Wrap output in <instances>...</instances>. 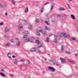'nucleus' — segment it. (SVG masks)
I'll use <instances>...</instances> for the list:
<instances>
[{"label":"nucleus","instance_id":"5fc2aeb1","mask_svg":"<svg viewBox=\"0 0 78 78\" xmlns=\"http://www.w3.org/2000/svg\"><path fill=\"white\" fill-rule=\"evenodd\" d=\"M56 65L58 66H59V64H56Z\"/></svg>","mask_w":78,"mask_h":78},{"label":"nucleus","instance_id":"864d4df0","mask_svg":"<svg viewBox=\"0 0 78 78\" xmlns=\"http://www.w3.org/2000/svg\"><path fill=\"white\" fill-rule=\"evenodd\" d=\"M9 37H7V39H9Z\"/></svg>","mask_w":78,"mask_h":78},{"label":"nucleus","instance_id":"c85d7f7f","mask_svg":"<svg viewBox=\"0 0 78 78\" xmlns=\"http://www.w3.org/2000/svg\"><path fill=\"white\" fill-rule=\"evenodd\" d=\"M7 55L8 56H9V58H11V54L10 53H8L7 54Z\"/></svg>","mask_w":78,"mask_h":78},{"label":"nucleus","instance_id":"a878e982","mask_svg":"<svg viewBox=\"0 0 78 78\" xmlns=\"http://www.w3.org/2000/svg\"><path fill=\"white\" fill-rule=\"evenodd\" d=\"M36 22L37 23H39V20L38 19H36Z\"/></svg>","mask_w":78,"mask_h":78},{"label":"nucleus","instance_id":"0eeeda50","mask_svg":"<svg viewBox=\"0 0 78 78\" xmlns=\"http://www.w3.org/2000/svg\"><path fill=\"white\" fill-rule=\"evenodd\" d=\"M54 42L55 43H57L58 42L57 41V36H56V35H54Z\"/></svg>","mask_w":78,"mask_h":78},{"label":"nucleus","instance_id":"6e6552de","mask_svg":"<svg viewBox=\"0 0 78 78\" xmlns=\"http://www.w3.org/2000/svg\"><path fill=\"white\" fill-rule=\"evenodd\" d=\"M29 34V32L27 31H24L23 32V35H25V34Z\"/></svg>","mask_w":78,"mask_h":78},{"label":"nucleus","instance_id":"a19ab883","mask_svg":"<svg viewBox=\"0 0 78 78\" xmlns=\"http://www.w3.org/2000/svg\"><path fill=\"white\" fill-rule=\"evenodd\" d=\"M20 61H21V62H24L25 60H24L21 59L20 60Z\"/></svg>","mask_w":78,"mask_h":78},{"label":"nucleus","instance_id":"473e14b6","mask_svg":"<svg viewBox=\"0 0 78 78\" xmlns=\"http://www.w3.org/2000/svg\"><path fill=\"white\" fill-rule=\"evenodd\" d=\"M69 62H72V64H74V63H75V62L73 61H71L70 60H69Z\"/></svg>","mask_w":78,"mask_h":78},{"label":"nucleus","instance_id":"c756f323","mask_svg":"<svg viewBox=\"0 0 78 78\" xmlns=\"http://www.w3.org/2000/svg\"><path fill=\"white\" fill-rule=\"evenodd\" d=\"M43 34H44V36H46V35H47V32H44Z\"/></svg>","mask_w":78,"mask_h":78},{"label":"nucleus","instance_id":"ddd939ff","mask_svg":"<svg viewBox=\"0 0 78 78\" xmlns=\"http://www.w3.org/2000/svg\"><path fill=\"white\" fill-rule=\"evenodd\" d=\"M29 41L30 42H33L34 41V37H30V39H29Z\"/></svg>","mask_w":78,"mask_h":78},{"label":"nucleus","instance_id":"a18cd8bd","mask_svg":"<svg viewBox=\"0 0 78 78\" xmlns=\"http://www.w3.org/2000/svg\"><path fill=\"white\" fill-rule=\"evenodd\" d=\"M78 54H76L75 55V56H76V57H78Z\"/></svg>","mask_w":78,"mask_h":78},{"label":"nucleus","instance_id":"680f3d73","mask_svg":"<svg viewBox=\"0 0 78 78\" xmlns=\"http://www.w3.org/2000/svg\"><path fill=\"white\" fill-rule=\"evenodd\" d=\"M48 55H50V54H48Z\"/></svg>","mask_w":78,"mask_h":78},{"label":"nucleus","instance_id":"de8ad7c7","mask_svg":"<svg viewBox=\"0 0 78 78\" xmlns=\"http://www.w3.org/2000/svg\"><path fill=\"white\" fill-rule=\"evenodd\" d=\"M38 52H39V53H41V51H40V50H38Z\"/></svg>","mask_w":78,"mask_h":78},{"label":"nucleus","instance_id":"cd10ccee","mask_svg":"<svg viewBox=\"0 0 78 78\" xmlns=\"http://www.w3.org/2000/svg\"><path fill=\"white\" fill-rule=\"evenodd\" d=\"M44 11V8H42L41 9V12H42Z\"/></svg>","mask_w":78,"mask_h":78},{"label":"nucleus","instance_id":"8fccbe9b","mask_svg":"<svg viewBox=\"0 0 78 78\" xmlns=\"http://www.w3.org/2000/svg\"><path fill=\"white\" fill-rule=\"evenodd\" d=\"M5 16H7V12H5Z\"/></svg>","mask_w":78,"mask_h":78},{"label":"nucleus","instance_id":"aec40b11","mask_svg":"<svg viewBox=\"0 0 78 78\" xmlns=\"http://www.w3.org/2000/svg\"><path fill=\"white\" fill-rule=\"evenodd\" d=\"M23 24L24 25H27V21L24 20L23 21Z\"/></svg>","mask_w":78,"mask_h":78},{"label":"nucleus","instance_id":"e2e57ef3","mask_svg":"<svg viewBox=\"0 0 78 78\" xmlns=\"http://www.w3.org/2000/svg\"><path fill=\"white\" fill-rule=\"evenodd\" d=\"M77 32H78V30H77Z\"/></svg>","mask_w":78,"mask_h":78},{"label":"nucleus","instance_id":"a211bd4d","mask_svg":"<svg viewBox=\"0 0 78 78\" xmlns=\"http://www.w3.org/2000/svg\"><path fill=\"white\" fill-rule=\"evenodd\" d=\"M22 28H23L22 26L20 25H19L18 27V29L20 30H20H21V29H22Z\"/></svg>","mask_w":78,"mask_h":78},{"label":"nucleus","instance_id":"f704fd0d","mask_svg":"<svg viewBox=\"0 0 78 78\" xmlns=\"http://www.w3.org/2000/svg\"><path fill=\"white\" fill-rule=\"evenodd\" d=\"M71 40H73V41H75L76 40V38L74 37H73L71 39Z\"/></svg>","mask_w":78,"mask_h":78},{"label":"nucleus","instance_id":"052dcab7","mask_svg":"<svg viewBox=\"0 0 78 78\" xmlns=\"http://www.w3.org/2000/svg\"><path fill=\"white\" fill-rule=\"evenodd\" d=\"M55 64V62H54V63H53V64Z\"/></svg>","mask_w":78,"mask_h":78},{"label":"nucleus","instance_id":"412c9836","mask_svg":"<svg viewBox=\"0 0 78 78\" xmlns=\"http://www.w3.org/2000/svg\"><path fill=\"white\" fill-rule=\"evenodd\" d=\"M60 11H64V10H66V9L63 7H61L60 8Z\"/></svg>","mask_w":78,"mask_h":78},{"label":"nucleus","instance_id":"6ab92c4d","mask_svg":"<svg viewBox=\"0 0 78 78\" xmlns=\"http://www.w3.org/2000/svg\"><path fill=\"white\" fill-rule=\"evenodd\" d=\"M28 38V36L24 35V36H23V38H24V39H27Z\"/></svg>","mask_w":78,"mask_h":78},{"label":"nucleus","instance_id":"3c124183","mask_svg":"<svg viewBox=\"0 0 78 78\" xmlns=\"http://www.w3.org/2000/svg\"><path fill=\"white\" fill-rule=\"evenodd\" d=\"M1 71H2V72H3V71H4V70H3V69H1Z\"/></svg>","mask_w":78,"mask_h":78},{"label":"nucleus","instance_id":"dca6fc26","mask_svg":"<svg viewBox=\"0 0 78 78\" xmlns=\"http://www.w3.org/2000/svg\"><path fill=\"white\" fill-rule=\"evenodd\" d=\"M36 35H37V36H41V34H40V33H39L37 31L36 32Z\"/></svg>","mask_w":78,"mask_h":78},{"label":"nucleus","instance_id":"e433bc0d","mask_svg":"<svg viewBox=\"0 0 78 78\" xmlns=\"http://www.w3.org/2000/svg\"><path fill=\"white\" fill-rule=\"evenodd\" d=\"M30 64V62L29 61H27V65H28V64Z\"/></svg>","mask_w":78,"mask_h":78},{"label":"nucleus","instance_id":"9d476101","mask_svg":"<svg viewBox=\"0 0 78 78\" xmlns=\"http://www.w3.org/2000/svg\"><path fill=\"white\" fill-rule=\"evenodd\" d=\"M60 59L61 60V62H62V63L65 62H66V59H65L62 58H60Z\"/></svg>","mask_w":78,"mask_h":78},{"label":"nucleus","instance_id":"f3484780","mask_svg":"<svg viewBox=\"0 0 78 78\" xmlns=\"http://www.w3.org/2000/svg\"><path fill=\"white\" fill-rule=\"evenodd\" d=\"M71 17H72V19L73 20L75 19V17L73 15L71 14Z\"/></svg>","mask_w":78,"mask_h":78},{"label":"nucleus","instance_id":"9b49d317","mask_svg":"<svg viewBox=\"0 0 78 78\" xmlns=\"http://www.w3.org/2000/svg\"><path fill=\"white\" fill-rule=\"evenodd\" d=\"M30 41V38H26L24 41V42H29Z\"/></svg>","mask_w":78,"mask_h":78},{"label":"nucleus","instance_id":"4d7b16f0","mask_svg":"<svg viewBox=\"0 0 78 78\" xmlns=\"http://www.w3.org/2000/svg\"><path fill=\"white\" fill-rule=\"evenodd\" d=\"M69 2H72V0H69Z\"/></svg>","mask_w":78,"mask_h":78},{"label":"nucleus","instance_id":"79ce46f5","mask_svg":"<svg viewBox=\"0 0 78 78\" xmlns=\"http://www.w3.org/2000/svg\"><path fill=\"white\" fill-rule=\"evenodd\" d=\"M3 25V23H0V26H2V25Z\"/></svg>","mask_w":78,"mask_h":78},{"label":"nucleus","instance_id":"bb28decb","mask_svg":"<svg viewBox=\"0 0 78 78\" xmlns=\"http://www.w3.org/2000/svg\"><path fill=\"white\" fill-rule=\"evenodd\" d=\"M9 29H8V28H6L5 30V31L6 32H8V31H9Z\"/></svg>","mask_w":78,"mask_h":78},{"label":"nucleus","instance_id":"bf43d9fd","mask_svg":"<svg viewBox=\"0 0 78 78\" xmlns=\"http://www.w3.org/2000/svg\"><path fill=\"white\" fill-rule=\"evenodd\" d=\"M18 34H20V32H18Z\"/></svg>","mask_w":78,"mask_h":78},{"label":"nucleus","instance_id":"13d9d810","mask_svg":"<svg viewBox=\"0 0 78 78\" xmlns=\"http://www.w3.org/2000/svg\"><path fill=\"white\" fill-rule=\"evenodd\" d=\"M44 60H45V61H47V59H46V58H44Z\"/></svg>","mask_w":78,"mask_h":78},{"label":"nucleus","instance_id":"c03bdc74","mask_svg":"<svg viewBox=\"0 0 78 78\" xmlns=\"http://www.w3.org/2000/svg\"><path fill=\"white\" fill-rule=\"evenodd\" d=\"M48 4H49L48 2H47L45 3V5H48Z\"/></svg>","mask_w":78,"mask_h":78},{"label":"nucleus","instance_id":"1a4fd4ad","mask_svg":"<svg viewBox=\"0 0 78 78\" xmlns=\"http://www.w3.org/2000/svg\"><path fill=\"white\" fill-rule=\"evenodd\" d=\"M6 5L5 4L2 5L0 4V8H4V7H6Z\"/></svg>","mask_w":78,"mask_h":78},{"label":"nucleus","instance_id":"49530a36","mask_svg":"<svg viewBox=\"0 0 78 78\" xmlns=\"http://www.w3.org/2000/svg\"><path fill=\"white\" fill-rule=\"evenodd\" d=\"M15 57H16V56H15V55H13L12 56V58H15Z\"/></svg>","mask_w":78,"mask_h":78},{"label":"nucleus","instance_id":"2eb2a0df","mask_svg":"<svg viewBox=\"0 0 78 78\" xmlns=\"http://www.w3.org/2000/svg\"><path fill=\"white\" fill-rule=\"evenodd\" d=\"M24 12H25V13H27L28 12V7H27L25 8V10H24Z\"/></svg>","mask_w":78,"mask_h":78},{"label":"nucleus","instance_id":"2f4dec72","mask_svg":"<svg viewBox=\"0 0 78 78\" xmlns=\"http://www.w3.org/2000/svg\"><path fill=\"white\" fill-rule=\"evenodd\" d=\"M5 46H9V45H10V44L8 43L7 44H5Z\"/></svg>","mask_w":78,"mask_h":78},{"label":"nucleus","instance_id":"4c0bfd02","mask_svg":"<svg viewBox=\"0 0 78 78\" xmlns=\"http://www.w3.org/2000/svg\"><path fill=\"white\" fill-rule=\"evenodd\" d=\"M66 5H67V6H68V8H69V9H71V7H70V6H69V5H68V4H67Z\"/></svg>","mask_w":78,"mask_h":78},{"label":"nucleus","instance_id":"f257e3e1","mask_svg":"<svg viewBox=\"0 0 78 78\" xmlns=\"http://www.w3.org/2000/svg\"><path fill=\"white\" fill-rule=\"evenodd\" d=\"M60 36L61 37H67L68 38H69L70 37L69 36V35H67L64 32L60 34Z\"/></svg>","mask_w":78,"mask_h":78},{"label":"nucleus","instance_id":"37998d69","mask_svg":"<svg viewBox=\"0 0 78 78\" xmlns=\"http://www.w3.org/2000/svg\"><path fill=\"white\" fill-rule=\"evenodd\" d=\"M10 41L11 42H14V40L12 39L10 40Z\"/></svg>","mask_w":78,"mask_h":78},{"label":"nucleus","instance_id":"b1692460","mask_svg":"<svg viewBox=\"0 0 78 78\" xmlns=\"http://www.w3.org/2000/svg\"><path fill=\"white\" fill-rule=\"evenodd\" d=\"M63 50H64V47L62 45L61 46V51H62V52L63 51Z\"/></svg>","mask_w":78,"mask_h":78},{"label":"nucleus","instance_id":"393cba45","mask_svg":"<svg viewBox=\"0 0 78 78\" xmlns=\"http://www.w3.org/2000/svg\"><path fill=\"white\" fill-rule=\"evenodd\" d=\"M45 23L47 25H50V23H48V21H45Z\"/></svg>","mask_w":78,"mask_h":78},{"label":"nucleus","instance_id":"20e7f679","mask_svg":"<svg viewBox=\"0 0 78 78\" xmlns=\"http://www.w3.org/2000/svg\"><path fill=\"white\" fill-rule=\"evenodd\" d=\"M48 69L51 70V71H52V72H55V69L51 67H48Z\"/></svg>","mask_w":78,"mask_h":78},{"label":"nucleus","instance_id":"ea45409f","mask_svg":"<svg viewBox=\"0 0 78 78\" xmlns=\"http://www.w3.org/2000/svg\"><path fill=\"white\" fill-rule=\"evenodd\" d=\"M65 53H66V54H70V52H68V51H66L65 52Z\"/></svg>","mask_w":78,"mask_h":78},{"label":"nucleus","instance_id":"4468645a","mask_svg":"<svg viewBox=\"0 0 78 78\" xmlns=\"http://www.w3.org/2000/svg\"><path fill=\"white\" fill-rule=\"evenodd\" d=\"M36 48H31L30 49V51H36Z\"/></svg>","mask_w":78,"mask_h":78},{"label":"nucleus","instance_id":"6e6d98bb","mask_svg":"<svg viewBox=\"0 0 78 78\" xmlns=\"http://www.w3.org/2000/svg\"><path fill=\"white\" fill-rule=\"evenodd\" d=\"M20 67H22V65H20Z\"/></svg>","mask_w":78,"mask_h":78},{"label":"nucleus","instance_id":"603ef678","mask_svg":"<svg viewBox=\"0 0 78 78\" xmlns=\"http://www.w3.org/2000/svg\"><path fill=\"white\" fill-rule=\"evenodd\" d=\"M10 76H13V75H12V74H10Z\"/></svg>","mask_w":78,"mask_h":78},{"label":"nucleus","instance_id":"4be33fe9","mask_svg":"<svg viewBox=\"0 0 78 78\" xmlns=\"http://www.w3.org/2000/svg\"><path fill=\"white\" fill-rule=\"evenodd\" d=\"M0 75H1V76H3V77H5V74H4L3 73H0Z\"/></svg>","mask_w":78,"mask_h":78},{"label":"nucleus","instance_id":"7ed1b4c3","mask_svg":"<svg viewBox=\"0 0 78 78\" xmlns=\"http://www.w3.org/2000/svg\"><path fill=\"white\" fill-rule=\"evenodd\" d=\"M16 41H17V42H16V45L17 46H19L20 44V41H19V39L18 38H16Z\"/></svg>","mask_w":78,"mask_h":78},{"label":"nucleus","instance_id":"09e8293b","mask_svg":"<svg viewBox=\"0 0 78 78\" xmlns=\"http://www.w3.org/2000/svg\"><path fill=\"white\" fill-rule=\"evenodd\" d=\"M52 35H53V34H50V36H52Z\"/></svg>","mask_w":78,"mask_h":78},{"label":"nucleus","instance_id":"72a5a7b5","mask_svg":"<svg viewBox=\"0 0 78 78\" xmlns=\"http://www.w3.org/2000/svg\"><path fill=\"white\" fill-rule=\"evenodd\" d=\"M18 61L17 60H16L14 62V64H17V62Z\"/></svg>","mask_w":78,"mask_h":78},{"label":"nucleus","instance_id":"5701e85b","mask_svg":"<svg viewBox=\"0 0 78 78\" xmlns=\"http://www.w3.org/2000/svg\"><path fill=\"white\" fill-rule=\"evenodd\" d=\"M12 2L13 5H15V1L14 0H11Z\"/></svg>","mask_w":78,"mask_h":78},{"label":"nucleus","instance_id":"423d86ee","mask_svg":"<svg viewBox=\"0 0 78 78\" xmlns=\"http://www.w3.org/2000/svg\"><path fill=\"white\" fill-rule=\"evenodd\" d=\"M37 31H39V32H41V33H42V32H43V31L42 30V28L40 27L37 28Z\"/></svg>","mask_w":78,"mask_h":78},{"label":"nucleus","instance_id":"f03ea898","mask_svg":"<svg viewBox=\"0 0 78 78\" xmlns=\"http://www.w3.org/2000/svg\"><path fill=\"white\" fill-rule=\"evenodd\" d=\"M37 39H38L36 41V43L37 44H38V47H42V44L40 43L39 41V38H37Z\"/></svg>","mask_w":78,"mask_h":78},{"label":"nucleus","instance_id":"58836bf2","mask_svg":"<svg viewBox=\"0 0 78 78\" xmlns=\"http://www.w3.org/2000/svg\"><path fill=\"white\" fill-rule=\"evenodd\" d=\"M53 5H52L51 7V10L52 9H53Z\"/></svg>","mask_w":78,"mask_h":78},{"label":"nucleus","instance_id":"39448f33","mask_svg":"<svg viewBox=\"0 0 78 78\" xmlns=\"http://www.w3.org/2000/svg\"><path fill=\"white\" fill-rule=\"evenodd\" d=\"M28 28L30 30H32V29L33 28V25L31 24H29L28 25Z\"/></svg>","mask_w":78,"mask_h":78},{"label":"nucleus","instance_id":"f8f14e48","mask_svg":"<svg viewBox=\"0 0 78 78\" xmlns=\"http://www.w3.org/2000/svg\"><path fill=\"white\" fill-rule=\"evenodd\" d=\"M44 30H46L50 31V29L48 28L47 26H45L44 27Z\"/></svg>","mask_w":78,"mask_h":78},{"label":"nucleus","instance_id":"7c9ffc66","mask_svg":"<svg viewBox=\"0 0 78 78\" xmlns=\"http://www.w3.org/2000/svg\"><path fill=\"white\" fill-rule=\"evenodd\" d=\"M46 41L48 42H49V38L48 37L46 38Z\"/></svg>","mask_w":78,"mask_h":78},{"label":"nucleus","instance_id":"c9c22d12","mask_svg":"<svg viewBox=\"0 0 78 78\" xmlns=\"http://www.w3.org/2000/svg\"><path fill=\"white\" fill-rule=\"evenodd\" d=\"M57 17L59 18V17H61V15H57Z\"/></svg>","mask_w":78,"mask_h":78}]
</instances>
